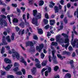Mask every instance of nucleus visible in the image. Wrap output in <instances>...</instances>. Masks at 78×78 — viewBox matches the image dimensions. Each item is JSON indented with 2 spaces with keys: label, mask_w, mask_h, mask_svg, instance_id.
Here are the masks:
<instances>
[{
  "label": "nucleus",
  "mask_w": 78,
  "mask_h": 78,
  "mask_svg": "<svg viewBox=\"0 0 78 78\" xmlns=\"http://www.w3.org/2000/svg\"><path fill=\"white\" fill-rule=\"evenodd\" d=\"M51 67H49L48 68V72H51Z\"/></svg>",
  "instance_id": "63"
},
{
  "label": "nucleus",
  "mask_w": 78,
  "mask_h": 78,
  "mask_svg": "<svg viewBox=\"0 0 78 78\" xmlns=\"http://www.w3.org/2000/svg\"><path fill=\"white\" fill-rule=\"evenodd\" d=\"M12 64H9L5 68V66H3V68L4 69H5V70L6 71H8V70H9L12 67Z\"/></svg>",
  "instance_id": "7"
},
{
  "label": "nucleus",
  "mask_w": 78,
  "mask_h": 78,
  "mask_svg": "<svg viewBox=\"0 0 78 78\" xmlns=\"http://www.w3.org/2000/svg\"><path fill=\"white\" fill-rule=\"evenodd\" d=\"M14 71H16V72L18 71L19 70V68L18 67H16L14 69Z\"/></svg>",
  "instance_id": "50"
},
{
  "label": "nucleus",
  "mask_w": 78,
  "mask_h": 78,
  "mask_svg": "<svg viewBox=\"0 0 78 78\" xmlns=\"http://www.w3.org/2000/svg\"><path fill=\"white\" fill-rule=\"evenodd\" d=\"M45 17L46 19H49V17H48V14L46 13L45 15Z\"/></svg>",
  "instance_id": "37"
},
{
  "label": "nucleus",
  "mask_w": 78,
  "mask_h": 78,
  "mask_svg": "<svg viewBox=\"0 0 78 78\" xmlns=\"http://www.w3.org/2000/svg\"><path fill=\"white\" fill-rule=\"evenodd\" d=\"M1 72L2 75H5V74L6 73V72L5 71H4L2 70H1Z\"/></svg>",
  "instance_id": "34"
},
{
  "label": "nucleus",
  "mask_w": 78,
  "mask_h": 78,
  "mask_svg": "<svg viewBox=\"0 0 78 78\" xmlns=\"http://www.w3.org/2000/svg\"><path fill=\"white\" fill-rule=\"evenodd\" d=\"M68 48L69 51H72L73 50V48H72V47L71 46H69Z\"/></svg>",
  "instance_id": "36"
},
{
  "label": "nucleus",
  "mask_w": 78,
  "mask_h": 78,
  "mask_svg": "<svg viewBox=\"0 0 78 78\" xmlns=\"http://www.w3.org/2000/svg\"><path fill=\"white\" fill-rule=\"evenodd\" d=\"M57 56L58 58H59L60 59H61V60H62L63 59V58H62V56L60 54H57Z\"/></svg>",
  "instance_id": "21"
},
{
  "label": "nucleus",
  "mask_w": 78,
  "mask_h": 78,
  "mask_svg": "<svg viewBox=\"0 0 78 78\" xmlns=\"http://www.w3.org/2000/svg\"><path fill=\"white\" fill-rule=\"evenodd\" d=\"M64 1L63 0H61V1H60V3L62 5H63V4L64 3Z\"/></svg>",
  "instance_id": "58"
},
{
  "label": "nucleus",
  "mask_w": 78,
  "mask_h": 78,
  "mask_svg": "<svg viewBox=\"0 0 78 78\" xmlns=\"http://www.w3.org/2000/svg\"><path fill=\"white\" fill-rule=\"evenodd\" d=\"M49 28V25H46V26L44 27V29H45V30H47V29H48Z\"/></svg>",
  "instance_id": "47"
},
{
  "label": "nucleus",
  "mask_w": 78,
  "mask_h": 78,
  "mask_svg": "<svg viewBox=\"0 0 78 78\" xmlns=\"http://www.w3.org/2000/svg\"><path fill=\"white\" fill-rule=\"evenodd\" d=\"M54 10L55 11V13H57V12H58L59 9L58 8V7L56 6H55L54 7Z\"/></svg>",
  "instance_id": "13"
},
{
  "label": "nucleus",
  "mask_w": 78,
  "mask_h": 78,
  "mask_svg": "<svg viewBox=\"0 0 78 78\" xmlns=\"http://www.w3.org/2000/svg\"><path fill=\"white\" fill-rule=\"evenodd\" d=\"M35 61L36 62H37V64H35V66L37 67L38 69H40L41 68V65L40 64V62L39 59L37 58H36L35 59Z\"/></svg>",
  "instance_id": "4"
},
{
  "label": "nucleus",
  "mask_w": 78,
  "mask_h": 78,
  "mask_svg": "<svg viewBox=\"0 0 78 78\" xmlns=\"http://www.w3.org/2000/svg\"><path fill=\"white\" fill-rule=\"evenodd\" d=\"M47 60H45L41 64L42 66H45L47 64Z\"/></svg>",
  "instance_id": "17"
},
{
  "label": "nucleus",
  "mask_w": 78,
  "mask_h": 78,
  "mask_svg": "<svg viewBox=\"0 0 78 78\" xmlns=\"http://www.w3.org/2000/svg\"><path fill=\"white\" fill-rule=\"evenodd\" d=\"M23 19H24V20L25 22H26L27 20H26V18H25V14L23 15Z\"/></svg>",
  "instance_id": "41"
},
{
  "label": "nucleus",
  "mask_w": 78,
  "mask_h": 78,
  "mask_svg": "<svg viewBox=\"0 0 78 78\" xmlns=\"http://www.w3.org/2000/svg\"><path fill=\"white\" fill-rule=\"evenodd\" d=\"M8 78H14V76L12 75H10L7 76Z\"/></svg>",
  "instance_id": "35"
},
{
  "label": "nucleus",
  "mask_w": 78,
  "mask_h": 78,
  "mask_svg": "<svg viewBox=\"0 0 78 78\" xmlns=\"http://www.w3.org/2000/svg\"><path fill=\"white\" fill-rule=\"evenodd\" d=\"M33 38L35 40H37V39H38V38L37 37V35H34Z\"/></svg>",
  "instance_id": "46"
},
{
  "label": "nucleus",
  "mask_w": 78,
  "mask_h": 78,
  "mask_svg": "<svg viewBox=\"0 0 78 78\" xmlns=\"http://www.w3.org/2000/svg\"><path fill=\"white\" fill-rule=\"evenodd\" d=\"M47 68H43L42 71H41V74L42 75H44V73H43L44 71H45V70H47Z\"/></svg>",
  "instance_id": "31"
},
{
  "label": "nucleus",
  "mask_w": 78,
  "mask_h": 78,
  "mask_svg": "<svg viewBox=\"0 0 78 78\" xmlns=\"http://www.w3.org/2000/svg\"><path fill=\"white\" fill-rule=\"evenodd\" d=\"M76 44L77 45H78V40L77 39H75L73 42H71V45H72L73 47L74 48L76 45Z\"/></svg>",
  "instance_id": "8"
},
{
  "label": "nucleus",
  "mask_w": 78,
  "mask_h": 78,
  "mask_svg": "<svg viewBox=\"0 0 78 78\" xmlns=\"http://www.w3.org/2000/svg\"><path fill=\"white\" fill-rule=\"evenodd\" d=\"M64 22L65 23H66V24L68 22V20L67 19H64Z\"/></svg>",
  "instance_id": "55"
},
{
  "label": "nucleus",
  "mask_w": 78,
  "mask_h": 78,
  "mask_svg": "<svg viewBox=\"0 0 78 78\" xmlns=\"http://www.w3.org/2000/svg\"><path fill=\"white\" fill-rule=\"evenodd\" d=\"M7 19L9 20V21L10 23L11 24V18H10V16L9 15H8L7 16Z\"/></svg>",
  "instance_id": "24"
},
{
  "label": "nucleus",
  "mask_w": 78,
  "mask_h": 78,
  "mask_svg": "<svg viewBox=\"0 0 78 78\" xmlns=\"http://www.w3.org/2000/svg\"><path fill=\"white\" fill-rule=\"evenodd\" d=\"M76 29V27H75L74 26L73 28V31H74V33L75 34H77V32L76 31H75V29Z\"/></svg>",
  "instance_id": "27"
},
{
  "label": "nucleus",
  "mask_w": 78,
  "mask_h": 78,
  "mask_svg": "<svg viewBox=\"0 0 78 78\" xmlns=\"http://www.w3.org/2000/svg\"><path fill=\"white\" fill-rule=\"evenodd\" d=\"M12 56L14 59L15 58H16L17 59H19V58H20V55L17 52L15 51V50L14 49H12Z\"/></svg>",
  "instance_id": "3"
},
{
  "label": "nucleus",
  "mask_w": 78,
  "mask_h": 78,
  "mask_svg": "<svg viewBox=\"0 0 78 78\" xmlns=\"http://www.w3.org/2000/svg\"><path fill=\"white\" fill-rule=\"evenodd\" d=\"M22 72L23 75L25 74V70L24 69H22Z\"/></svg>",
  "instance_id": "48"
},
{
  "label": "nucleus",
  "mask_w": 78,
  "mask_h": 78,
  "mask_svg": "<svg viewBox=\"0 0 78 78\" xmlns=\"http://www.w3.org/2000/svg\"><path fill=\"white\" fill-rule=\"evenodd\" d=\"M3 20V23H4V25L5 27H6L7 25H8L7 24V23H6V21H5V20Z\"/></svg>",
  "instance_id": "39"
},
{
  "label": "nucleus",
  "mask_w": 78,
  "mask_h": 78,
  "mask_svg": "<svg viewBox=\"0 0 78 78\" xmlns=\"http://www.w3.org/2000/svg\"><path fill=\"white\" fill-rule=\"evenodd\" d=\"M43 22L44 23L45 25H47L48 23V20L45 19H44L43 20Z\"/></svg>",
  "instance_id": "30"
},
{
  "label": "nucleus",
  "mask_w": 78,
  "mask_h": 78,
  "mask_svg": "<svg viewBox=\"0 0 78 78\" xmlns=\"http://www.w3.org/2000/svg\"><path fill=\"white\" fill-rule=\"evenodd\" d=\"M53 60V62L54 64H58V62L56 61V60L55 59Z\"/></svg>",
  "instance_id": "62"
},
{
  "label": "nucleus",
  "mask_w": 78,
  "mask_h": 78,
  "mask_svg": "<svg viewBox=\"0 0 78 78\" xmlns=\"http://www.w3.org/2000/svg\"><path fill=\"white\" fill-rule=\"evenodd\" d=\"M3 44L4 45H8V43L6 42V41L4 40L3 41Z\"/></svg>",
  "instance_id": "56"
},
{
  "label": "nucleus",
  "mask_w": 78,
  "mask_h": 78,
  "mask_svg": "<svg viewBox=\"0 0 78 78\" xmlns=\"http://www.w3.org/2000/svg\"><path fill=\"white\" fill-rule=\"evenodd\" d=\"M16 75H22V73L21 71H17L15 73Z\"/></svg>",
  "instance_id": "18"
},
{
  "label": "nucleus",
  "mask_w": 78,
  "mask_h": 78,
  "mask_svg": "<svg viewBox=\"0 0 78 78\" xmlns=\"http://www.w3.org/2000/svg\"><path fill=\"white\" fill-rule=\"evenodd\" d=\"M44 1L42 0H41L40 1V3L39 4V5L40 6H42L43 5H44Z\"/></svg>",
  "instance_id": "25"
},
{
  "label": "nucleus",
  "mask_w": 78,
  "mask_h": 78,
  "mask_svg": "<svg viewBox=\"0 0 78 78\" xmlns=\"http://www.w3.org/2000/svg\"><path fill=\"white\" fill-rule=\"evenodd\" d=\"M12 6H13V7H15V8H16L17 6V5L16 4H12Z\"/></svg>",
  "instance_id": "44"
},
{
  "label": "nucleus",
  "mask_w": 78,
  "mask_h": 78,
  "mask_svg": "<svg viewBox=\"0 0 78 78\" xmlns=\"http://www.w3.org/2000/svg\"><path fill=\"white\" fill-rule=\"evenodd\" d=\"M70 6H71V5H70V4L68 3L67 4V7L68 8H70Z\"/></svg>",
  "instance_id": "61"
},
{
  "label": "nucleus",
  "mask_w": 78,
  "mask_h": 78,
  "mask_svg": "<svg viewBox=\"0 0 78 78\" xmlns=\"http://www.w3.org/2000/svg\"><path fill=\"white\" fill-rule=\"evenodd\" d=\"M33 0H30V1H29V3L30 5H32V4H33Z\"/></svg>",
  "instance_id": "54"
},
{
  "label": "nucleus",
  "mask_w": 78,
  "mask_h": 78,
  "mask_svg": "<svg viewBox=\"0 0 78 78\" xmlns=\"http://www.w3.org/2000/svg\"><path fill=\"white\" fill-rule=\"evenodd\" d=\"M20 9L22 10L23 12H24V11H25V7H21Z\"/></svg>",
  "instance_id": "40"
},
{
  "label": "nucleus",
  "mask_w": 78,
  "mask_h": 78,
  "mask_svg": "<svg viewBox=\"0 0 78 78\" xmlns=\"http://www.w3.org/2000/svg\"><path fill=\"white\" fill-rule=\"evenodd\" d=\"M13 21L14 23H18V20L16 18H14L13 20Z\"/></svg>",
  "instance_id": "33"
},
{
  "label": "nucleus",
  "mask_w": 78,
  "mask_h": 78,
  "mask_svg": "<svg viewBox=\"0 0 78 78\" xmlns=\"http://www.w3.org/2000/svg\"><path fill=\"white\" fill-rule=\"evenodd\" d=\"M44 56H45V55L44 54V53H42L41 54V57L42 59H43L44 58Z\"/></svg>",
  "instance_id": "43"
},
{
  "label": "nucleus",
  "mask_w": 78,
  "mask_h": 78,
  "mask_svg": "<svg viewBox=\"0 0 78 78\" xmlns=\"http://www.w3.org/2000/svg\"><path fill=\"white\" fill-rule=\"evenodd\" d=\"M59 69V67L58 66H55L54 67V70H55V72H56L58 71V70Z\"/></svg>",
  "instance_id": "22"
},
{
  "label": "nucleus",
  "mask_w": 78,
  "mask_h": 78,
  "mask_svg": "<svg viewBox=\"0 0 78 78\" xmlns=\"http://www.w3.org/2000/svg\"><path fill=\"white\" fill-rule=\"evenodd\" d=\"M44 48V44H41L39 45V46H37L36 47V49L39 52L41 51Z\"/></svg>",
  "instance_id": "5"
},
{
  "label": "nucleus",
  "mask_w": 78,
  "mask_h": 78,
  "mask_svg": "<svg viewBox=\"0 0 78 78\" xmlns=\"http://www.w3.org/2000/svg\"><path fill=\"white\" fill-rule=\"evenodd\" d=\"M1 17H2V18H3V19H6V16L3 15H1Z\"/></svg>",
  "instance_id": "42"
},
{
  "label": "nucleus",
  "mask_w": 78,
  "mask_h": 78,
  "mask_svg": "<svg viewBox=\"0 0 78 78\" xmlns=\"http://www.w3.org/2000/svg\"><path fill=\"white\" fill-rule=\"evenodd\" d=\"M69 34V31H68L67 33V34H64V33H62V36H64V37H66L64 40V42L65 44H62V47H65V48L67 50V48L68 47V46L69 45V44H69V36L67 35V34Z\"/></svg>",
  "instance_id": "2"
},
{
  "label": "nucleus",
  "mask_w": 78,
  "mask_h": 78,
  "mask_svg": "<svg viewBox=\"0 0 78 78\" xmlns=\"http://www.w3.org/2000/svg\"><path fill=\"white\" fill-rule=\"evenodd\" d=\"M36 67H34L33 68V69L31 70L32 72V74L33 75L36 74Z\"/></svg>",
  "instance_id": "10"
},
{
  "label": "nucleus",
  "mask_w": 78,
  "mask_h": 78,
  "mask_svg": "<svg viewBox=\"0 0 78 78\" xmlns=\"http://www.w3.org/2000/svg\"><path fill=\"white\" fill-rule=\"evenodd\" d=\"M48 70H47L46 71H45V76H47L48 75Z\"/></svg>",
  "instance_id": "57"
},
{
  "label": "nucleus",
  "mask_w": 78,
  "mask_h": 78,
  "mask_svg": "<svg viewBox=\"0 0 78 78\" xmlns=\"http://www.w3.org/2000/svg\"><path fill=\"white\" fill-rule=\"evenodd\" d=\"M50 25H54V23H55V20H50Z\"/></svg>",
  "instance_id": "16"
},
{
  "label": "nucleus",
  "mask_w": 78,
  "mask_h": 78,
  "mask_svg": "<svg viewBox=\"0 0 78 78\" xmlns=\"http://www.w3.org/2000/svg\"><path fill=\"white\" fill-rule=\"evenodd\" d=\"M11 40H12V41H13L14 39V34L12 33V35L11 36Z\"/></svg>",
  "instance_id": "32"
},
{
  "label": "nucleus",
  "mask_w": 78,
  "mask_h": 78,
  "mask_svg": "<svg viewBox=\"0 0 78 78\" xmlns=\"http://www.w3.org/2000/svg\"><path fill=\"white\" fill-rule=\"evenodd\" d=\"M6 64H11V61L8 58H5L4 59Z\"/></svg>",
  "instance_id": "11"
},
{
  "label": "nucleus",
  "mask_w": 78,
  "mask_h": 78,
  "mask_svg": "<svg viewBox=\"0 0 78 78\" xmlns=\"http://www.w3.org/2000/svg\"><path fill=\"white\" fill-rule=\"evenodd\" d=\"M0 5H4V6H6V5L5 4L3 3V2L2 0H0Z\"/></svg>",
  "instance_id": "45"
},
{
  "label": "nucleus",
  "mask_w": 78,
  "mask_h": 78,
  "mask_svg": "<svg viewBox=\"0 0 78 78\" xmlns=\"http://www.w3.org/2000/svg\"><path fill=\"white\" fill-rule=\"evenodd\" d=\"M49 58V62H51V55H49L48 57Z\"/></svg>",
  "instance_id": "49"
},
{
  "label": "nucleus",
  "mask_w": 78,
  "mask_h": 78,
  "mask_svg": "<svg viewBox=\"0 0 78 78\" xmlns=\"http://www.w3.org/2000/svg\"><path fill=\"white\" fill-rule=\"evenodd\" d=\"M60 36L61 35H58L56 37V40L57 42H58L60 43H61L63 42V40H62V38H61L60 37Z\"/></svg>",
  "instance_id": "6"
},
{
  "label": "nucleus",
  "mask_w": 78,
  "mask_h": 78,
  "mask_svg": "<svg viewBox=\"0 0 78 78\" xmlns=\"http://www.w3.org/2000/svg\"><path fill=\"white\" fill-rule=\"evenodd\" d=\"M29 43H30V47H33V46L34 44L32 42L29 41Z\"/></svg>",
  "instance_id": "51"
},
{
  "label": "nucleus",
  "mask_w": 78,
  "mask_h": 78,
  "mask_svg": "<svg viewBox=\"0 0 78 78\" xmlns=\"http://www.w3.org/2000/svg\"><path fill=\"white\" fill-rule=\"evenodd\" d=\"M14 67H16V66H19V64L17 62H15L14 64Z\"/></svg>",
  "instance_id": "38"
},
{
  "label": "nucleus",
  "mask_w": 78,
  "mask_h": 78,
  "mask_svg": "<svg viewBox=\"0 0 78 78\" xmlns=\"http://www.w3.org/2000/svg\"><path fill=\"white\" fill-rule=\"evenodd\" d=\"M37 29L38 30V33L39 34H43V31L41 29H38V27L37 28Z\"/></svg>",
  "instance_id": "14"
},
{
  "label": "nucleus",
  "mask_w": 78,
  "mask_h": 78,
  "mask_svg": "<svg viewBox=\"0 0 78 78\" xmlns=\"http://www.w3.org/2000/svg\"><path fill=\"white\" fill-rule=\"evenodd\" d=\"M19 25L22 28H24L25 26L24 25V23L23 22L21 23Z\"/></svg>",
  "instance_id": "23"
},
{
  "label": "nucleus",
  "mask_w": 78,
  "mask_h": 78,
  "mask_svg": "<svg viewBox=\"0 0 78 78\" xmlns=\"http://www.w3.org/2000/svg\"><path fill=\"white\" fill-rule=\"evenodd\" d=\"M25 23L26 25H27V27H30V24H29V23L27 22V21H26V22H25Z\"/></svg>",
  "instance_id": "52"
},
{
  "label": "nucleus",
  "mask_w": 78,
  "mask_h": 78,
  "mask_svg": "<svg viewBox=\"0 0 78 78\" xmlns=\"http://www.w3.org/2000/svg\"><path fill=\"white\" fill-rule=\"evenodd\" d=\"M5 47L7 49V50H9L10 49V47L8 46H5Z\"/></svg>",
  "instance_id": "59"
},
{
  "label": "nucleus",
  "mask_w": 78,
  "mask_h": 78,
  "mask_svg": "<svg viewBox=\"0 0 78 78\" xmlns=\"http://www.w3.org/2000/svg\"><path fill=\"white\" fill-rule=\"evenodd\" d=\"M15 29L16 31H19V30H20V28L18 27H15Z\"/></svg>",
  "instance_id": "53"
},
{
  "label": "nucleus",
  "mask_w": 78,
  "mask_h": 78,
  "mask_svg": "<svg viewBox=\"0 0 78 78\" xmlns=\"http://www.w3.org/2000/svg\"><path fill=\"white\" fill-rule=\"evenodd\" d=\"M20 62H21L23 63L25 66H27V62H25V59H24L22 57L21 58Z\"/></svg>",
  "instance_id": "12"
},
{
  "label": "nucleus",
  "mask_w": 78,
  "mask_h": 78,
  "mask_svg": "<svg viewBox=\"0 0 78 78\" xmlns=\"http://www.w3.org/2000/svg\"><path fill=\"white\" fill-rule=\"evenodd\" d=\"M74 37V34H73V32L72 31V39L71 40V44H72V42H73V37Z\"/></svg>",
  "instance_id": "26"
},
{
  "label": "nucleus",
  "mask_w": 78,
  "mask_h": 78,
  "mask_svg": "<svg viewBox=\"0 0 78 78\" xmlns=\"http://www.w3.org/2000/svg\"><path fill=\"white\" fill-rule=\"evenodd\" d=\"M52 59L54 60L56 59V56L55 55V53H56V50H54V51H52Z\"/></svg>",
  "instance_id": "9"
},
{
  "label": "nucleus",
  "mask_w": 78,
  "mask_h": 78,
  "mask_svg": "<svg viewBox=\"0 0 78 78\" xmlns=\"http://www.w3.org/2000/svg\"><path fill=\"white\" fill-rule=\"evenodd\" d=\"M1 52V53H2V54H3V53L5 52V48L4 47H3L2 48Z\"/></svg>",
  "instance_id": "28"
},
{
  "label": "nucleus",
  "mask_w": 78,
  "mask_h": 78,
  "mask_svg": "<svg viewBox=\"0 0 78 78\" xmlns=\"http://www.w3.org/2000/svg\"><path fill=\"white\" fill-rule=\"evenodd\" d=\"M17 11L19 13H20V12H21V11H20V10L18 8H17Z\"/></svg>",
  "instance_id": "60"
},
{
  "label": "nucleus",
  "mask_w": 78,
  "mask_h": 78,
  "mask_svg": "<svg viewBox=\"0 0 78 78\" xmlns=\"http://www.w3.org/2000/svg\"><path fill=\"white\" fill-rule=\"evenodd\" d=\"M28 78H33V77L31 75H28Z\"/></svg>",
  "instance_id": "64"
},
{
  "label": "nucleus",
  "mask_w": 78,
  "mask_h": 78,
  "mask_svg": "<svg viewBox=\"0 0 78 78\" xmlns=\"http://www.w3.org/2000/svg\"><path fill=\"white\" fill-rule=\"evenodd\" d=\"M52 45L55 46H58V43L56 42H52Z\"/></svg>",
  "instance_id": "29"
},
{
  "label": "nucleus",
  "mask_w": 78,
  "mask_h": 78,
  "mask_svg": "<svg viewBox=\"0 0 78 78\" xmlns=\"http://www.w3.org/2000/svg\"><path fill=\"white\" fill-rule=\"evenodd\" d=\"M6 39L7 40V41L8 42H11V39L9 38V36L6 37Z\"/></svg>",
  "instance_id": "20"
},
{
  "label": "nucleus",
  "mask_w": 78,
  "mask_h": 78,
  "mask_svg": "<svg viewBox=\"0 0 78 78\" xmlns=\"http://www.w3.org/2000/svg\"><path fill=\"white\" fill-rule=\"evenodd\" d=\"M33 15L35 17L33 18L32 23L36 26H38L37 20L41 19V17H42L41 14L39 13H37V10H33Z\"/></svg>",
  "instance_id": "1"
},
{
  "label": "nucleus",
  "mask_w": 78,
  "mask_h": 78,
  "mask_svg": "<svg viewBox=\"0 0 78 78\" xmlns=\"http://www.w3.org/2000/svg\"><path fill=\"white\" fill-rule=\"evenodd\" d=\"M65 78H71V74L69 73H67L65 75Z\"/></svg>",
  "instance_id": "15"
},
{
  "label": "nucleus",
  "mask_w": 78,
  "mask_h": 78,
  "mask_svg": "<svg viewBox=\"0 0 78 78\" xmlns=\"http://www.w3.org/2000/svg\"><path fill=\"white\" fill-rule=\"evenodd\" d=\"M24 31L25 30H24V29H23L22 32H21V31H20L19 32V34H20L21 36H22V35H23V34H24V33H25Z\"/></svg>",
  "instance_id": "19"
}]
</instances>
